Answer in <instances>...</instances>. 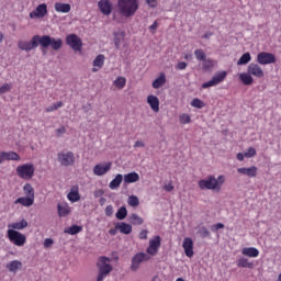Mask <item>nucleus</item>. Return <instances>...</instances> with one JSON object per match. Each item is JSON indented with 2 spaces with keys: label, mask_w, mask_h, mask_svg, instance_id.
<instances>
[{
  "label": "nucleus",
  "mask_w": 281,
  "mask_h": 281,
  "mask_svg": "<svg viewBox=\"0 0 281 281\" xmlns=\"http://www.w3.org/2000/svg\"><path fill=\"white\" fill-rule=\"evenodd\" d=\"M182 249L184 250V255L187 258L194 257V241L190 237H186L182 243Z\"/></svg>",
  "instance_id": "obj_14"
},
{
  "label": "nucleus",
  "mask_w": 281,
  "mask_h": 281,
  "mask_svg": "<svg viewBox=\"0 0 281 281\" xmlns=\"http://www.w3.org/2000/svg\"><path fill=\"white\" fill-rule=\"evenodd\" d=\"M147 104H149L151 111H154V113H159V98L149 94L147 97Z\"/></svg>",
  "instance_id": "obj_22"
},
{
  "label": "nucleus",
  "mask_w": 281,
  "mask_h": 281,
  "mask_svg": "<svg viewBox=\"0 0 281 281\" xmlns=\"http://www.w3.org/2000/svg\"><path fill=\"white\" fill-rule=\"evenodd\" d=\"M241 254L248 258H258V256H260V250L256 247H246L243 248Z\"/></svg>",
  "instance_id": "obj_25"
},
{
  "label": "nucleus",
  "mask_w": 281,
  "mask_h": 281,
  "mask_svg": "<svg viewBox=\"0 0 281 281\" xmlns=\"http://www.w3.org/2000/svg\"><path fill=\"white\" fill-rule=\"evenodd\" d=\"M117 8L121 16L125 19H131V16H135L137 10H139V1L138 0H119Z\"/></svg>",
  "instance_id": "obj_2"
},
{
  "label": "nucleus",
  "mask_w": 281,
  "mask_h": 281,
  "mask_svg": "<svg viewBox=\"0 0 281 281\" xmlns=\"http://www.w3.org/2000/svg\"><path fill=\"white\" fill-rule=\"evenodd\" d=\"M225 183V176H209L205 179H202L198 182L200 190H216V192H221V188Z\"/></svg>",
  "instance_id": "obj_3"
},
{
  "label": "nucleus",
  "mask_w": 281,
  "mask_h": 281,
  "mask_svg": "<svg viewBox=\"0 0 281 281\" xmlns=\"http://www.w3.org/2000/svg\"><path fill=\"white\" fill-rule=\"evenodd\" d=\"M114 45H115V47H116L117 49H120V45H121L120 38L115 37V40H114Z\"/></svg>",
  "instance_id": "obj_61"
},
{
  "label": "nucleus",
  "mask_w": 281,
  "mask_h": 281,
  "mask_svg": "<svg viewBox=\"0 0 281 281\" xmlns=\"http://www.w3.org/2000/svg\"><path fill=\"white\" fill-rule=\"evenodd\" d=\"M43 47L44 49H47V47H52L54 52H58V49L63 48V40L61 38H54L49 35H34L31 38V42L25 41H19L18 47L22 52H32V49H36V47Z\"/></svg>",
  "instance_id": "obj_1"
},
{
  "label": "nucleus",
  "mask_w": 281,
  "mask_h": 281,
  "mask_svg": "<svg viewBox=\"0 0 281 281\" xmlns=\"http://www.w3.org/2000/svg\"><path fill=\"white\" fill-rule=\"evenodd\" d=\"M237 172L239 175H245L246 177L255 178V177H258V167L251 166L248 168H245V167L238 168Z\"/></svg>",
  "instance_id": "obj_18"
},
{
  "label": "nucleus",
  "mask_w": 281,
  "mask_h": 281,
  "mask_svg": "<svg viewBox=\"0 0 281 281\" xmlns=\"http://www.w3.org/2000/svg\"><path fill=\"white\" fill-rule=\"evenodd\" d=\"M105 216H113V205H108L105 207Z\"/></svg>",
  "instance_id": "obj_54"
},
{
  "label": "nucleus",
  "mask_w": 281,
  "mask_h": 281,
  "mask_svg": "<svg viewBox=\"0 0 281 281\" xmlns=\"http://www.w3.org/2000/svg\"><path fill=\"white\" fill-rule=\"evenodd\" d=\"M161 248V237L155 236L154 238L149 239V246L146 249V254L150 256H157L159 254V249Z\"/></svg>",
  "instance_id": "obj_10"
},
{
  "label": "nucleus",
  "mask_w": 281,
  "mask_h": 281,
  "mask_svg": "<svg viewBox=\"0 0 281 281\" xmlns=\"http://www.w3.org/2000/svg\"><path fill=\"white\" fill-rule=\"evenodd\" d=\"M57 160L60 166L69 167L76 164V156L74 155V151H61L57 155Z\"/></svg>",
  "instance_id": "obj_8"
},
{
  "label": "nucleus",
  "mask_w": 281,
  "mask_h": 281,
  "mask_svg": "<svg viewBox=\"0 0 281 281\" xmlns=\"http://www.w3.org/2000/svg\"><path fill=\"white\" fill-rule=\"evenodd\" d=\"M180 124H190L192 122V117L188 113H183L179 115Z\"/></svg>",
  "instance_id": "obj_43"
},
{
  "label": "nucleus",
  "mask_w": 281,
  "mask_h": 281,
  "mask_svg": "<svg viewBox=\"0 0 281 281\" xmlns=\"http://www.w3.org/2000/svg\"><path fill=\"white\" fill-rule=\"evenodd\" d=\"M63 106V101L57 103H53L52 105L46 108V113H54V111H58Z\"/></svg>",
  "instance_id": "obj_42"
},
{
  "label": "nucleus",
  "mask_w": 281,
  "mask_h": 281,
  "mask_svg": "<svg viewBox=\"0 0 281 281\" xmlns=\"http://www.w3.org/2000/svg\"><path fill=\"white\" fill-rule=\"evenodd\" d=\"M3 161H21V156L16 151H0V164Z\"/></svg>",
  "instance_id": "obj_16"
},
{
  "label": "nucleus",
  "mask_w": 281,
  "mask_h": 281,
  "mask_svg": "<svg viewBox=\"0 0 281 281\" xmlns=\"http://www.w3.org/2000/svg\"><path fill=\"white\" fill-rule=\"evenodd\" d=\"M237 267L241 269H254V262L249 261V259L241 257L237 260Z\"/></svg>",
  "instance_id": "obj_29"
},
{
  "label": "nucleus",
  "mask_w": 281,
  "mask_h": 281,
  "mask_svg": "<svg viewBox=\"0 0 281 281\" xmlns=\"http://www.w3.org/2000/svg\"><path fill=\"white\" fill-rule=\"evenodd\" d=\"M124 183H137L139 181V173L133 171L124 176Z\"/></svg>",
  "instance_id": "obj_27"
},
{
  "label": "nucleus",
  "mask_w": 281,
  "mask_h": 281,
  "mask_svg": "<svg viewBox=\"0 0 281 281\" xmlns=\"http://www.w3.org/2000/svg\"><path fill=\"white\" fill-rule=\"evenodd\" d=\"M203 63V69H212L214 67V60L205 58V60H202Z\"/></svg>",
  "instance_id": "obj_47"
},
{
  "label": "nucleus",
  "mask_w": 281,
  "mask_h": 281,
  "mask_svg": "<svg viewBox=\"0 0 281 281\" xmlns=\"http://www.w3.org/2000/svg\"><path fill=\"white\" fill-rule=\"evenodd\" d=\"M82 232V226L72 225L65 229V234H69L70 236H76V234H80Z\"/></svg>",
  "instance_id": "obj_36"
},
{
  "label": "nucleus",
  "mask_w": 281,
  "mask_h": 281,
  "mask_svg": "<svg viewBox=\"0 0 281 281\" xmlns=\"http://www.w3.org/2000/svg\"><path fill=\"white\" fill-rule=\"evenodd\" d=\"M277 58L273 53L261 52L257 55V63L259 65H273Z\"/></svg>",
  "instance_id": "obj_12"
},
{
  "label": "nucleus",
  "mask_w": 281,
  "mask_h": 281,
  "mask_svg": "<svg viewBox=\"0 0 281 281\" xmlns=\"http://www.w3.org/2000/svg\"><path fill=\"white\" fill-rule=\"evenodd\" d=\"M191 106L194 109H203L205 106V103L201 99H193L191 101Z\"/></svg>",
  "instance_id": "obj_45"
},
{
  "label": "nucleus",
  "mask_w": 281,
  "mask_h": 281,
  "mask_svg": "<svg viewBox=\"0 0 281 281\" xmlns=\"http://www.w3.org/2000/svg\"><path fill=\"white\" fill-rule=\"evenodd\" d=\"M164 85H166V74H160V76L158 78H156L153 83L151 87L154 89H161V87H164Z\"/></svg>",
  "instance_id": "obj_28"
},
{
  "label": "nucleus",
  "mask_w": 281,
  "mask_h": 281,
  "mask_svg": "<svg viewBox=\"0 0 281 281\" xmlns=\"http://www.w3.org/2000/svg\"><path fill=\"white\" fill-rule=\"evenodd\" d=\"M109 234H111V236H115V234H117V232L112 228V229L109 231Z\"/></svg>",
  "instance_id": "obj_63"
},
{
  "label": "nucleus",
  "mask_w": 281,
  "mask_h": 281,
  "mask_svg": "<svg viewBox=\"0 0 281 281\" xmlns=\"http://www.w3.org/2000/svg\"><path fill=\"white\" fill-rule=\"evenodd\" d=\"M47 4L41 3L29 14V16L30 19H45V16H47Z\"/></svg>",
  "instance_id": "obj_13"
},
{
  "label": "nucleus",
  "mask_w": 281,
  "mask_h": 281,
  "mask_svg": "<svg viewBox=\"0 0 281 281\" xmlns=\"http://www.w3.org/2000/svg\"><path fill=\"white\" fill-rule=\"evenodd\" d=\"M98 7L102 14H105V16H109L113 10V4H111V1L109 0L99 1Z\"/></svg>",
  "instance_id": "obj_19"
},
{
  "label": "nucleus",
  "mask_w": 281,
  "mask_h": 281,
  "mask_svg": "<svg viewBox=\"0 0 281 281\" xmlns=\"http://www.w3.org/2000/svg\"><path fill=\"white\" fill-rule=\"evenodd\" d=\"M247 72L255 78H265V70H262V67H260V65L256 63H251L248 65Z\"/></svg>",
  "instance_id": "obj_17"
},
{
  "label": "nucleus",
  "mask_w": 281,
  "mask_h": 281,
  "mask_svg": "<svg viewBox=\"0 0 281 281\" xmlns=\"http://www.w3.org/2000/svg\"><path fill=\"white\" fill-rule=\"evenodd\" d=\"M21 267H23V263L19 260H13L10 263L7 265V269L11 272V273H16V271H19V269H21Z\"/></svg>",
  "instance_id": "obj_32"
},
{
  "label": "nucleus",
  "mask_w": 281,
  "mask_h": 281,
  "mask_svg": "<svg viewBox=\"0 0 281 281\" xmlns=\"http://www.w3.org/2000/svg\"><path fill=\"white\" fill-rule=\"evenodd\" d=\"M67 199L70 201V203H78V201H80V191L78 186L71 187L69 193L67 194Z\"/></svg>",
  "instance_id": "obj_20"
},
{
  "label": "nucleus",
  "mask_w": 281,
  "mask_h": 281,
  "mask_svg": "<svg viewBox=\"0 0 281 281\" xmlns=\"http://www.w3.org/2000/svg\"><path fill=\"white\" fill-rule=\"evenodd\" d=\"M122 181H124V176H122V173H117L109 184L110 190H117V188L122 186Z\"/></svg>",
  "instance_id": "obj_26"
},
{
  "label": "nucleus",
  "mask_w": 281,
  "mask_h": 281,
  "mask_svg": "<svg viewBox=\"0 0 281 281\" xmlns=\"http://www.w3.org/2000/svg\"><path fill=\"white\" fill-rule=\"evenodd\" d=\"M239 80H241L243 85L250 86L254 85V77L247 71L239 75Z\"/></svg>",
  "instance_id": "obj_33"
},
{
  "label": "nucleus",
  "mask_w": 281,
  "mask_h": 281,
  "mask_svg": "<svg viewBox=\"0 0 281 281\" xmlns=\"http://www.w3.org/2000/svg\"><path fill=\"white\" fill-rule=\"evenodd\" d=\"M104 60H105V57L102 54L98 55L94 58L93 68H92L93 74H97V71H100V69L104 67Z\"/></svg>",
  "instance_id": "obj_23"
},
{
  "label": "nucleus",
  "mask_w": 281,
  "mask_h": 281,
  "mask_svg": "<svg viewBox=\"0 0 281 281\" xmlns=\"http://www.w3.org/2000/svg\"><path fill=\"white\" fill-rule=\"evenodd\" d=\"M12 83H4L0 87V95L3 93H8V91H11Z\"/></svg>",
  "instance_id": "obj_46"
},
{
  "label": "nucleus",
  "mask_w": 281,
  "mask_h": 281,
  "mask_svg": "<svg viewBox=\"0 0 281 281\" xmlns=\"http://www.w3.org/2000/svg\"><path fill=\"white\" fill-rule=\"evenodd\" d=\"M7 236L10 243L15 245V247H23V245L27 243V237H25V235L19 231L8 229Z\"/></svg>",
  "instance_id": "obj_6"
},
{
  "label": "nucleus",
  "mask_w": 281,
  "mask_h": 281,
  "mask_svg": "<svg viewBox=\"0 0 281 281\" xmlns=\"http://www.w3.org/2000/svg\"><path fill=\"white\" fill-rule=\"evenodd\" d=\"M112 166V162L98 164L93 167V175H95V177H104V175L111 170Z\"/></svg>",
  "instance_id": "obj_15"
},
{
  "label": "nucleus",
  "mask_w": 281,
  "mask_h": 281,
  "mask_svg": "<svg viewBox=\"0 0 281 281\" xmlns=\"http://www.w3.org/2000/svg\"><path fill=\"white\" fill-rule=\"evenodd\" d=\"M116 229H119L121 234L128 235L133 232V226L131 224L122 222L121 224L116 225Z\"/></svg>",
  "instance_id": "obj_31"
},
{
  "label": "nucleus",
  "mask_w": 281,
  "mask_h": 281,
  "mask_svg": "<svg viewBox=\"0 0 281 281\" xmlns=\"http://www.w3.org/2000/svg\"><path fill=\"white\" fill-rule=\"evenodd\" d=\"M23 205V207H32V205H34V198H30V196H22V198H18L14 201V205Z\"/></svg>",
  "instance_id": "obj_21"
},
{
  "label": "nucleus",
  "mask_w": 281,
  "mask_h": 281,
  "mask_svg": "<svg viewBox=\"0 0 281 281\" xmlns=\"http://www.w3.org/2000/svg\"><path fill=\"white\" fill-rule=\"evenodd\" d=\"M164 190H166V192H172V190H175V186H172V183H168L164 187Z\"/></svg>",
  "instance_id": "obj_57"
},
{
  "label": "nucleus",
  "mask_w": 281,
  "mask_h": 281,
  "mask_svg": "<svg viewBox=\"0 0 281 281\" xmlns=\"http://www.w3.org/2000/svg\"><path fill=\"white\" fill-rule=\"evenodd\" d=\"M223 228H225V224L223 223H217L211 227L212 232H218V229H223Z\"/></svg>",
  "instance_id": "obj_50"
},
{
  "label": "nucleus",
  "mask_w": 281,
  "mask_h": 281,
  "mask_svg": "<svg viewBox=\"0 0 281 281\" xmlns=\"http://www.w3.org/2000/svg\"><path fill=\"white\" fill-rule=\"evenodd\" d=\"M23 192L29 198L34 199V187H32V184L30 183L24 184Z\"/></svg>",
  "instance_id": "obj_39"
},
{
  "label": "nucleus",
  "mask_w": 281,
  "mask_h": 281,
  "mask_svg": "<svg viewBox=\"0 0 281 281\" xmlns=\"http://www.w3.org/2000/svg\"><path fill=\"white\" fill-rule=\"evenodd\" d=\"M176 281H186L183 278H178Z\"/></svg>",
  "instance_id": "obj_64"
},
{
  "label": "nucleus",
  "mask_w": 281,
  "mask_h": 281,
  "mask_svg": "<svg viewBox=\"0 0 281 281\" xmlns=\"http://www.w3.org/2000/svg\"><path fill=\"white\" fill-rule=\"evenodd\" d=\"M157 27H159V23H157V21H155V22L149 26V30L153 32V34H155V32L157 31Z\"/></svg>",
  "instance_id": "obj_56"
},
{
  "label": "nucleus",
  "mask_w": 281,
  "mask_h": 281,
  "mask_svg": "<svg viewBox=\"0 0 281 281\" xmlns=\"http://www.w3.org/2000/svg\"><path fill=\"white\" fill-rule=\"evenodd\" d=\"M9 227H11L15 232L16 229L18 231L25 229V227H27V221L23 218L20 222L12 223L11 225H9Z\"/></svg>",
  "instance_id": "obj_34"
},
{
  "label": "nucleus",
  "mask_w": 281,
  "mask_h": 281,
  "mask_svg": "<svg viewBox=\"0 0 281 281\" xmlns=\"http://www.w3.org/2000/svg\"><path fill=\"white\" fill-rule=\"evenodd\" d=\"M97 267L99 270L97 281H104V278L113 271V266H111V259L109 257H100L97 262Z\"/></svg>",
  "instance_id": "obj_4"
},
{
  "label": "nucleus",
  "mask_w": 281,
  "mask_h": 281,
  "mask_svg": "<svg viewBox=\"0 0 281 281\" xmlns=\"http://www.w3.org/2000/svg\"><path fill=\"white\" fill-rule=\"evenodd\" d=\"M187 68H188V63L186 61H179L176 65V69H178V71H183V69H187Z\"/></svg>",
  "instance_id": "obj_49"
},
{
  "label": "nucleus",
  "mask_w": 281,
  "mask_h": 281,
  "mask_svg": "<svg viewBox=\"0 0 281 281\" xmlns=\"http://www.w3.org/2000/svg\"><path fill=\"white\" fill-rule=\"evenodd\" d=\"M113 85L116 87V89L122 90L124 87H126V79L120 76L113 81Z\"/></svg>",
  "instance_id": "obj_37"
},
{
  "label": "nucleus",
  "mask_w": 281,
  "mask_h": 281,
  "mask_svg": "<svg viewBox=\"0 0 281 281\" xmlns=\"http://www.w3.org/2000/svg\"><path fill=\"white\" fill-rule=\"evenodd\" d=\"M148 260H150V255H148L147 252H137L132 258V271H137V269H139V265H142V262H148Z\"/></svg>",
  "instance_id": "obj_9"
},
{
  "label": "nucleus",
  "mask_w": 281,
  "mask_h": 281,
  "mask_svg": "<svg viewBox=\"0 0 281 281\" xmlns=\"http://www.w3.org/2000/svg\"><path fill=\"white\" fill-rule=\"evenodd\" d=\"M127 203L131 207H137L139 205V198L137 195H130Z\"/></svg>",
  "instance_id": "obj_41"
},
{
  "label": "nucleus",
  "mask_w": 281,
  "mask_h": 281,
  "mask_svg": "<svg viewBox=\"0 0 281 281\" xmlns=\"http://www.w3.org/2000/svg\"><path fill=\"white\" fill-rule=\"evenodd\" d=\"M66 43L75 52H81L82 49V40L76 34H69L66 36Z\"/></svg>",
  "instance_id": "obj_11"
},
{
  "label": "nucleus",
  "mask_w": 281,
  "mask_h": 281,
  "mask_svg": "<svg viewBox=\"0 0 281 281\" xmlns=\"http://www.w3.org/2000/svg\"><path fill=\"white\" fill-rule=\"evenodd\" d=\"M144 146L146 145L142 140H136L134 144V148H144Z\"/></svg>",
  "instance_id": "obj_59"
},
{
  "label": "nucleus",
  "mask_w": 281,
  "mask_h": 281,
  "mask_svg": "<svg viewBox=\"0 0 281 281\" xmlns=\"http://www.w3.org/2000/svg\"><path fill=\"white\" fill-rule=\"evenodd\" d=\"M236 159H237L238 161H245V154L238 153V154L236 155Z\"/></svg>",
  "instance_id": "obj_60"
},
{
  "label": "nucleus",
  "mask_w": 281,
  "mask_h": 281,
  "mask_svg": "<svg viewBox=\"0 0 281 281\" xmlns=\"http://www.w3.org/2000/svg\"><path fill=\"white\" fill-rule=\"evenodd\" d=\"M149 8H157V0H146Z\"/></svg>",
  "instance_id": "obj_58"
},
{
  "label": "nucleus",
  "mask_w": 281,
  "mask_h": 281,
  "mask_svg": "<svg viewBox=\"0 0 281 281\" xmlns=\"http://www.w3.org/2000/svg\"><path fill=\"white\" fill-rule=\"evenodd\" d=\"M245 157L247 159H251V157H256V148L250 147L248 150L245 153Z\"/></svg>",
  "instance_id": "obj_48"
},
{
  "label": "nucleus",
  "mask_w": 281,
  "mask_h": 281,
  "mask_svg": "<svg viewBox=\"0 0 281 281\" xmlns=\"http://www.w3.org/2000/svg\"><path fill=\"white\" fill-rule=\"evenodd\" d=\"M128 221L132 225H144V218H142L136 213H133L132 215H130Z\"/></svg>",
  "instance_id": "obj_35"
},
{
  "label": "nucleus",
  "mask_w": 281,
  "mask_h": 281,
  "mask_svg": "<svg viewBox=\"0 0 281 281\" xmlns=\"http://www.w3.org/2000/svg\"><path fill=\"white\" fill-rule=\"evenodd\" d=\"M115 216L119 221H124V218H126V216H128V211L126 210L125 206H121L119 209V211L116 212Z\"/></svg>",
  "instance_id": "obj_38"
},
{
  "label": "nucleus",
  "mask_w": 281,
  "mask_h": 281,
  "mask_svg": "<svg viewBox=\"0 0 281 281\" xmlns=\"http://www.w3.org/2000/svg\"><path fill=\"white\" fill-rule=\"evenodd\" d=\"M57 210H58V216H60L61 218L64 216H69V214L71 213V209L69 207L68 204H58Z\"/></svg>",
  "instance_id": "obj_30"
},
{
  "label": "nucleus",
  "mask_w": 281,
  "mask_h": 281,
  "mask_svg": "<svg viewBox=\"0 0 281 281\" xmlns=\"http://www.w3.org/2000/svg\"><path fill=\"white\" fill-rule=\"evenodd\" d=\"M52 245H54V239H52V238H46V239L44 240V247H45V249H49V247H52Z\"/></svg>",
  "instance_id": "obj_53"
},
{
  "label": "nucleus",
  "mask_w": 281,
  "mask_h": 281,
  "mask_svg": "<svg viewBox=\"0 0 281 281\" xmlns=\"http://www.w3.org/2000/svg\"><path fill=\"white\" fill-rule=\"evenodd\" d=\"M15 172L20 179L24 181H30L34 178V172H36V168L33 164H24L16 167Z\"/></svg>",
  "instance_id": "obj_5"
},
{
  "label": "nucleus",
  "mask_w": 281,
  "mask_h": 281,
  "mask_svg": "<svg viewBox=\"0 0 281 281\" xmlns=\"http://www.w3.org/2000/svg\"><path fill=\"white\" fill-rule=\"evenodd\" d=\"M65 133H67V128L65 126H60L59 128L56 130L57 137L65 135Z\"/></svg>",
  "instance_id": "obj_52"
},
{
  "label": "nucleus",
  "mask_w": 281,
  "mask_h": 281,
  "mask_svg": "<svg viewBox=\"0 0 281 281\" xmlns=\"http://www.w3.org/2000/svg\"><path fill=\"white\" fill-rule=\"evenodd\" d=\"M194 56H195L196 60H202V61L205 60V58H206L204 49H195Z\"/></svg>",
  "instance_id": "obj_44"
},
{
  "label": "nucleus",
  "mask_w": 281,
  "mask_h": 281,
  "mask_svg": "<svg viewBox=\"0 0 281 281\" xmlns=\"http://www.w3.org/2000/svg\"><path fill=\"white\" fill-rule=\"evenodd\" d=\"M248 63H251V54L245 53L238 59L237 65H247Z\"/></svg>",
  "instance_id": "obj_40"
},
{
  "label": "nucleus",
  "mask_w": 281,
  "mask_h": 281,
  "mask_svg": "<svg viewBox=\"0 0 281 281\" xmlns=\"http://www.w3.org/2000/svg\"><path fill=\"white\" fill-rule=\"evenodd\" d=\"M212 36V32H206L202 38H210Z\"/></svg>",
  "instance_id": "obj_62"
},
{
  "label": "nucleus",
  "mask_w": 281,
  "mask_h": 281,
  "mask_svg": "<svg viewBox=\"0 0 281 281\" xmlns=\"http://www.w3.org/2000/svg\"><path fill=\"white\" fill-rule=\"evenodd\" d=\"M225 78H227V71H218L212 77L210 81L202 83V89H210V87H216V85H221V82H224Z\"/></svg>",
  "instance_id": "obj_7"
},
{
  "label": "nucleus",
  "mask_w": 281,
  "mask_h": 281,
  "mask_svg": "<svg viewBox=\"0 0 281 281\" xmlns=\"http://www.w3.org/2000/svg\"><path fill=\"white\" fill-rule=\"evenodd\" d=\"M200 232L203 238H207V236H210V231H207L205 227H202Z\"/></svg>",
  "instance_id": "obj_55"
},
{
  "label": "nucleus",
  "mask_w": 281,
  "mask_h": 281,
  "mask_svg": "<svg viewBox=\"0 0 281 281\" xmlns=\"http://www.w3.org/2000/svg\"><path fill=\"white\" fill-rule=\"evenodd\" d=\"M138 238L140 240H146L148 238V231H146V229L140 231L139 235H138Z\"/></svg>",
  "instance_id": "obj_51"
},
{
  "label": "nucleus",
  "mask_w": 281,
  "mask_h": 281,
  "mask_svg": "<svg viewBox=\"0 0 281 281\" xmlns=\"http://www.w3.org/2000/svg\"><path fill=\"white\" fill-rule=\"evenodd\" d=\"M54 8L55 12H59L61 14H68V12H71V4L69 3L56 2Z\"/></svg>",
  "instance_id": "obj_24"
}]
</instances>
